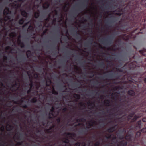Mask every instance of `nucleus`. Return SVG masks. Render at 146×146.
<instances>
[{
    "instance_id": "f257e3e1",
    "label": "nucleus",
    "mask_w": 146,
    "mask_h": 146,
    "mask_svg": "<svg viewBox=\"0 0 146 146\" xmlns=\"http://www.w3.org/2000/svg\"><path fill=\"white\" fill-rule=\"evenodd\" d=\"M132 99L129 98L125 99L123 102L125 103L123 106L125 105L128 106L124 110V112L127 114L128 117L127 119H130V117H133V119H138L142 115L143 112H146V110L143 109L146 106V100H144L142 102H140L139 100H137L133 102L130 106L132 103Z\"/></svg>"
},
{
    "instance_id": "f03ea898",
    "label": "nucleus",
    "mask_w": 146,
    "mask_h": 146,
    "mask_svg": "<svg viewBox=\"0 0 146 146\" xmlns=\"http://www.w3.org/2000/svg\"><path fill=\"white\" fill-rule=\"evenodd\" d=\"M139 0H133L130 1L128 5L133 3L131 6L132 9V17L130 19L129 22L131 23V27H133L135 23H138L141 19V17L139 15V13L140 11L141 7H140L139 3L146 7V0H141V1H139Z\"/></svg>"
},
{
    "instance_id": "7ed1b4c3",
    "label": "nucleus",
    "mask_w": 146,
    "mask_h": 146,
    "mask_svg": "<svg viewBox=\"0 0 146 146\" xmlns=\"http://www.w3.org/2000/svg\"><path fill=\"white\" fill-rule=\"evenodd\" d=\"M11 13V12L9 8L7 7H6L3 11V15L5 16L4 20L5 22L11 19V17L8 15L10 14Z\"/></svg>"
},
{
    "instance_id": "20e7f679",
    "label": "nucleus",
    "mask_w": 146,
    "mask_h": 146,
    "mask_svg": "<svg viewBox=\"0 0 146 146\" xmlns=\"http://www.w3.org/2000/svg\"><path fill=\"white\" fill-rule=\"evenodd\" d=\"M8 115L11 114L12 113H20L22 112L21 109L17 106H14L12 109H10L8 111Z\"/></svg>"
},
{
    "instance_id": "39448f33",
    "label": "nucleus",
    "mask_w": 146,
    "mask_h": 146,
    "mask_svg": "<svg viewBox=\"0 0 146 146\" xmlns=\"http://www.w3.org/2000/svg\"><path fill=\"white\" fill-rule=\"evenodd\" d=\"M99 41L101 42L103 44H111L112 43V38L111 36H109L107 38L101 39Z\"/></svg>"
},
{
    "instance_id": "423d86ee",
    "label": "nucleus",
    "mask_w": 146,
    "mask_h": 146,
    "mask_svg": "<svg viewBox=\"0 0 146 146\" xmlns=\"http://www.w3.org/2000/svg\"><path fill=\"white\" fill-rule=\"evenodd\" d=\"M55 108L54 106L51 107L48 113L49 118L48 119H54L55 115Z\"/></svg>"
},
{
    "instance_id": "0eeeda50",
    "label": "nucleus",
    "mask_w": 146,
    "mask_h": 146,
    "mask_svg": "<svg viewBox=\"0 0 146 146\" xmlns=\"http://www.w3.org/2000/svg\"><path fill=\"white\" fill-rule=\"evenodd\" d=\"M0 115L1 116H2L3 118H0V119H6L5 118V117H7L8 115V112L7 110H4L3 111L0 110ZM7 119H9V118H7ZM17 119H20L19 118H17ZM20 119H22L21 118ZM24 119H26L25 118Z\"/></svg>"
},
{
    "instance_id": "6e6552de",
    "label": "nucleus",
    "mask_w": 146,
    "mask_h": 146,
    "mask_svg": "<svg viewBox=\"0 0 146 146\" xmlns=\"http://www.w3.org/2000/svg\"><path fill=\"white\" fill-rule=\"evenodd\" d=\"M96 125V123L95 121L92 120L91 121L86 123V127L87 128H91L92 126H95Z\"/></svg>"
},
{
    "instance_id": "1a4fd4ad",
    "label": "nucleus",
    "mask_w": 146,
    "mask_h": 146,
    "mask_svg": "<svg viewBox=\"0 0 146 146\" xmlns=\"http://www.w3.org/2000/svg\"><path fill=\"white\" fill-rule=\"evenodd\" d=\"M28 32L31 35H32L34 34V27L32 25H30L27 30Z\"/></svg>"
},
{
    "instance_id": "9d476101",
    "label": "nucleus",
    "mask_w": 146,
    "mask_h": 146,
    "mask_svg": "<svg viewBox=\"0 0 146 146\" xmlns=\"http://www.w3.org/2000/svg\"><path fill=\"white\" fill-rule=\"evenodd\" d=\"M20 6L21 5L17 1H14L12 3V6L16 9L19 8Z\"/></svg>"
},
{
    "instance_id": "9b49d317",
    "label": "nucleus",
    "mask_w": 146,
    "mask_h": 146,
    "mask_svg": "<svg viewBox=\"0 0 146 146\" xmlns=\"http://www.w3.org/2000/svg\"><path fill=\"white\" fill-rule=\"evenodd\" d=\"M76 32L74 35V36L77 39H80L81 40H82V37L80 34L77 31L78 29H76Z\"/></svg>"
},
{
    "instance_id": "f8f14e48",
    "label": "nucleus",
    "mask_w": 146,
    "mask_h": 146,
    "mask_svg": "<svg viewBox=\"0 0 146 146\" xmlns=\"http://www.w3.org/2000/svg\"><path fill=\"white\" fill-rule=\"evenodd\" d=\"M46 86H50L52 83V81L50 78L48 77L45 80Z\"/></svg>"
},
{
    "instance_id": "ddd939ff",
    "label": "nucleus",
    "mask_w": 146,
    "mask_h": 146,
    "mask_svg": "<svg viewBox=\"0 0 146 146\" xmlns=\"http://www.w3.org/2000/svg\"><path fill=\"white\" fill-rule=\"evenodd\" d=\"M110 113L111 114V115H115L117 113L116 112L113 113V112L112 111V110H110L109 109L107 110L106 111H102L103 113L104 114L109 113Z\"/></svg>"
},
{
    "instance_id": "4468645a",
    "label": "nucleus",
    "mask_w": 146,
    "mask_h": 146,
    "mask_svg": "<svg viewBox=\"0 0 146 146\" xmlns=\"http://www.w3.org/2000/svg\"><path fill=\"white\" fill-rule=\"evenodd\" d=\"M20 11L21 15L23 17L26 18L27 17L28 14L25 10H21Z\"/></svg>"
},
{
    "instance_id": "2eb2a0df",
    "label": "nucleus",
    "mask_w": 146,
    "mask_h": 146,
    "mask_svg": "<svg viewBox=\"0 0 146 146\" xmlns=\"http://www.w3.org/2000/svg\"><path fill=\"white\" fill-rule=\"evenodd\" d=\"M55 105L57 106V109L61 108L62 107V104L61 102L55 103Z\"/></svg>"
},
{
    "instance_id": "dca6fc26",
    "label": "nucleus",
    "mask_w": 146,
    "mask_h": 146,
    "mask_svg": "<svg viewBox=\"0 0 146 146\" xmlns=\"http://www.w3.org/2000/svg\"><path fill=\"white\" fill-rule=\"evenodd\" d=\"M128 94L131 96H134L135 95V93L134 91L132 90H129L127 92Z\"/></svg>"
},
{
    "instance_id": "f3484780",
    "label": "nucleus",
    "mask_w": 146,
    "mask_h": 146,
    "mask_svg": "<svg viewBox=\"0 0 146 146\" xmlns=\"http://www.w3.org/2000/svg\"><path fill=\"white\" fill-rule=\"evenodd\" d=\"M40 12L39 10L37 12H35L34 13V17L35 18L37 19L40 16Z\"/></svg>"
},
{
    "instance_id": "a211bd4d",
    "label": "nucleus",
    "mask_w": 146,
    "mask_h": 146,
    "mask_svg": "<svg viewBox=\"0 0 146 146\" xmlns=\"http://www.w3.org/2000/svg\"><path fill=\"white\" fill-rule=\"evenodd\" d=\"M104 103L106 106H108L111 105V102L108 100H105V101H104Z\"/></svg>"
},
{
    "instance_id": "6ab92c4d",
    "label": "nucleus",
    "mask_w": 146,
    "mask_h": 146,
    "mask_svg": "<svg viewBox=\"0 0 146 146\" xmlns=\"http://www.w3.org/2000/svg\"><path fill=\"white\" fill-rule=\"evenodd\" d=\"M87 104H88L89 106H91V108L92 109H94V108L95 106L94 103H92L90 101L88 102L87 103Z\"/></svg>"
},
{
    "instance_id": "aec40b11",
    "label": "nucleus",
    "mask_w": 146,
    "mask_h": 146,
    "mask_svg": "<svg viewBox=\"0 0 146 146\" xmlns=\"http://www.w3.org/2000/svg\"><path fill=\"white\" fill-rule=\"evenodd\" d=\"M44 4L45 5H44L43 6V8L44 9H46L48 8L50 6V4L48 2H45L44 3Z\"/></svg>"
},
{
    "instance_id": "412c9836",
    "label": "nucleus",
    "mask_w": 146,
    "mask_h": 146,
    "mask_svg": "<svg viewBox=\"0 0 146 146\" xmlns=\"http://www.w3.org/2000/svg\"><path fill=\"white\" fill-rule=\"evenodd\" d=\"M98 65L100 67L104 68L105 66V64L103 62H102L98 63Z\"/></svg>"
},
{
    "instance_id": "4be33fe9",
    "label": "nucleus",
    "mask_w": 146,
    "mask_h": 146,
    "mask_svg": "<svg viewBox=\"0 0 146 146\" xmlns=\"http://www.w3.org/2000/svg\"><path fill=\"white\" fill-rule=\"evenodd\" d=\"M37 101V99L36 97H34L31 99L30 100V102L33 103H35Z\"/></svg>"
},
{
    "instance_id": "5701e85b",
    "label": "nucleus",
    "mask_w": 146,
    "mask_h": 146,
    "mask_svg": "<svg viewBox=\"0 0 146 146\" xmlns=\"http://www.w3.org/2000/svg\"><path fill=\"white\" fill-rule=\"evenodd\" d=\"M32 95L37 96L38 95V92L36 90H35L31 92Z\"/></svg>"
},
{
    "instance_id": "b1692460",
    "label": "nucleus",
    "mask_w": 146,
    "mask_h": 146,
    "mask_svg": "<svg viewBox=\"0 0 146 146\" xmlns=\"http://www.w3.org/2000/svg\"><path fill=\"white\" fill-rule=\"evenodd\" d=\"M51 92L52 94L55 95H58V92L56 91L55 90V89L54 87L52 89Z\"/></svg>"
},
{
    "instance_id": "393cba45",
    "label": "nucleus",
    "mask_w": 146,
    "mask_h": 146,
    "mask_svg": "<svg viewBox=\"0 0 146 146\" xmlns=\"http://www.w3.org/2000/svg\"><path fill=\"white\" fill-rule=\"evenodd\" d=\"M25 21V19L23 18H22L20 19L18 21L19 23L21 25H22Z\"/></svg>"
},
{
    "instance_id": "a878e982",
    "label": "nucleus",
    "mask_w": 146,
    "mask_h": 146,
    "mask_svg": "<svg viewBox=\"0 0 146 146\" xmlns=\"http://www.w3.org/2000/svg\"><path fill=\"white\" fill-rule=\"evenodd\" d=\"M26 55L27 58L30 57L31 56V52L29 50H28L26 52Z\"/></svg>"
},
{
    "instance_id": "bb28decb",
    "label": "nucleus",
    "mask_w": 146,
    "mask_h": 146,
    "mask_svg": "<svg viewBox=\"0 0 146 146\" xmlns=\"http://www.w3.org/2000/svg\"><path fill=\"white\" fill-rule=\"evenodd\" d=\"M16 33L15 32H12L9 34V36L10 37H16Z\"/></svg>"
},
{
    "instance_id": "cd10ccee",
    "label": "nucleus",
    "mask_w": 146,
    "mask_h": 146,
    "mask_svg": "<svg viewBox=\"0 0 146 146\" xmlns=\"http://www.w3.org/2000/svg\"><path fill=\"white\" fill-rule=\"evenodd\" d=\"M65 135L66 136L67 139L65 141H63L65 143H68L69 140L68 139V137L70 135V134L69 133H66L65 134Z\"/></svg>"
},
{
    "instance_id": "c85d7f7f",
    "label": "nucleus",
    "mask_w": 146,
    "mask_h": 146,
    "mask_svg": "<svg viewBox=\"0 0 146 146\" xmlns=\"http://www.w3.org/2000/svg\"><path fill=\"white\" fill-rule=\"evenodd\" d=\"M19 83H19H17L16 82H15V83L14 84H13L11 86V88H17V86H18V84Z\"/></svg>"
},
{
    "instance_id": "c756f323",
    "label": "nucleus",
    "mask_w": 146,
    "mask_h": 146,
    "mask_svg": "<svg viewBox=\"0 0 146 146\" xmlns=\"http://www.w3.org/2000/svg\"><path fill=\"white\" fill-rule=\"evenodd\" d=\"M25 97L22 98L20 100V102H19L18 104L20 105V106L22 104V103L24 102L23 100H25Z\"/></svg>"
},
{
    "instance_id": "7c9ffc66",
    "label": "nucleus",
    "mask_w": 146,
    "mask_h": 146,
    "mask_svg": "<svg viewBox=\"0 0 146 146\" xmlns=\"http://www.w3.org/2000/svg\"><path fill=\"white\" fill-rule=\"evenodd\" d=\"M18 45L21 48H24L25 47V45L24 43L22 42L19 43V44H18Z\"/></svg>"
},
{
    "instance_id": "2f4dec72",
    "label": "nucleus",
    "mask_w": 146,
    "mask_h": 146,
    "mask_svg": "<svg viewBox=\"0 0 146 146\" xmlns=\"http://www.w3.org/2000/svg\"><path fill=\"white\" fill-rule=\"evenodd\" d=\"M41 110L38 111L37 109H36L35 108H34L33 112H34V113H35V114H37V113H38L39 112H41Z\"/></svg>"
},
{
    "instance_id": "473e14b6",
    "label": "nucleus",
    "mask_w": 146,
    "mask_h": 146,
    "mask_svg": "<svg viewBox=\"0 0 146 146\" xmlns=\"http://www.w3.org/2000/svg\"><path fill=\"white\" fill-rule=\"evenodd\" d=\"M146 52V49L145 50H141L139 51V52L140 53L142 54L143 55H145V54H144L145 52Z\"/></svg>"
},
{
    "instance_id": "72a5a7b5",
    "label": "nucleus",
    "mask_w": 146,
    "mask_h": 146,
    "mask_svg": "<svg viewBox=\"0 0 146 146\" xmlns=\"http://www.w3.org/2000/svg\"><path fill=\"white\" fill-rule=\"evenodd\" d=\"M94 40L93 38H92L91 39H90L88 41V43L92 45Z\"/></svg>"
},
{
    "instance_id": "f704fd0d",
    "label": "nucleus",
    "mask_w": 146,
    "mask_h": 146,
    "mask_svg": "<svg viewBox=\"0 0 146 146\" xmlns=\"http://www.w3.org/2000/svg\"><path fill=\"white\" fill-rule=\"evenodd\" d=\"M74 98H75L76 97L78 99H79L80 98V95L78 94H74Z\"/></svg>"
},
{
    "instance_id": "c9c22d12",
    "label": "nucleus",
    "mask_w": 146,
    "mask_h": 146,
    "mask_svg": "<svg viewBox=\"0 0 146 146\" xmlns=\"http://www.w3.org/2000/svg\"><path fill=\"white\" fill-rule=\"evenodd\" d=\"M33 77L34 78L37 79L38 77V74L37 73H35L33 74Z\"/></svg>"
},
{
    "instance_id": "e433bc0d",
    "label": "nucleus",
    "mask_w": 146,
    "mask_h": 146,
    "mask_svg": "<svg viewBox=\"0 0 146 146\" xmlns=\"http://www.w3.org/2000/svg\"><path fill=\"white\" fill-rule=\"evenodd\" d=\"M67 108L66 107H64L62 109V111L63 113L66 112L67 111Z\"/></svg>"
},
{
    "instance_id": "4c0bfd02",
    "label": "nucleus",
    "mask_w": 146,
    "mask_h": 146,
    "mask_svg": "<svg viewBox=\"0 0 146 146\" xmlns=\"http://www.w3.org/2000/svg\"><path fill=\"white\" fill-rule=\"evenodd\" d=\"M7 57L6 56H4L3 57V61L4 62H7L6 61L7 60Z\"/></svg>"
},
{
    "instance_id": "58836bf2",
    "label": "nucleus",
    "mask_w": 146,
    "mask_h": 146,
    "mask_svg": "<svg viewBox=\"0 0 146 146\" xmlns=\"http://www.w3.org/2000/svg\"><path fill=\"white\" fill-rule=\"evenodd\" d=\"M20 106L24 108H28V106L26 104L23 105L22 104L21 105H20Z\"/></svg>"
},
{
    "instance_id": "ea45409f",
    "label": "nucleus",
    "mask_w": 146,
    "mask_h": 146,
    "mask_svg": "<svg viewBox=\"0 0 146 146\" xmlns=\"http://www.w3.org/2000/svg\"><path fill=\"white\" fill-rule=\"evenodd\" d=\"M50 14H49V17L46 18V19H45V23L46 24H47L48 22L49 21V19H50Z\"/></svg>"
},
{
    "instance_id": "a19ab883",
    "label": "nucleus",
    "mask_w": 146,
    "mask_h": 146,
    "mask_svg": "<svg viewBox=\"0 0 146 146\" xmlns=\"http://www.w3.org/2000/svg\"><path fill=\"white\" fill-rule=\"evenodd\" d=\"M21 37V36L20 35L18 37V38L17 39V42L18 44H19L20 42H21V40L20 39V38Z\"/></svg>"
},
{
    "instance_id": "79ce46f5",
    "label": "nucleus",
    "mask_w": 146,
    "mask_h": 146,
    "mask_svg": "<svg viewBox=\"0 0 146 146\" xmlns=\"http://www.w3.org/2000/svg\"><path fill=\"white\" fill-rule=\"evenodd\" d=\"M72 112L74 115H77L78 114V113L77 111L74 110H73Z\"/></svg>"
},
{
    "instance_id": "37998d69",
    "label": "nucleus",
    "mask_w": 146,
    "mask_h": 146,
    "mask_svg": "<svg viewBox=\"0 0 146 146\" xmlns=\"http://www.w3.org/2000/svg\"><path fill=\"white\" fill-rule=\"evenodd\" d=\"M116 69L117 70V71H118V72H123V70L122 68H117Z\"/></svg>"
},
{
    "instance_id": "c03bdc74",
    "label": "nucleus",
    "mask_w": 146,
    "mask_h": 146,
    "mask_svg": "<svg viewBox=\"0 0 146 146\" xmlns=\"http://www.w3.org/2000/svg\"><path fill=\"white\" fill-rule=\"evenodd\" d=\"M35 86H36V88L37 89H38L39 87L40 86V84H39L36 83L35 84Z\"/></svg>"
},
{
    "instance_id": "a18cd8bd",
    "label": "nucleus",
    "mask_w": 146,
    "mask_h": 146,
    "mask_svg": "<svg viewBox=\"0 0 146 146\" xmlns=\"http://www.w3.org/2000/svg\"><path fill=\"white\" fill-rule=\"evenodd\" d=\"M22 60L24 62L27 61V59L25 56L23 57Z\"/></svg>"
},
{
    "instance_id": "49530a36",
    "label": "nucleus",
    "mask_w": 146,
    "mask_h": 146,
    "mask_svg": "<svg viewBox=\"0 0 146 146\" xmlns=\"http://www.w3.org/2000/svg\"><path fill=\"white\" fill-rule=\"evenodd\" d=\"M89 0H85L84 3H82L83 5H84L85 3H86L87 5L88 3Z\"/></svg>"
},
{
    "instance_id": "de8ad7c7",
    "label": "nucleus",
    "mask_w": 146,
    "mask_h": 146,
    "mask_svg": "<svg viewBox=\"0 0 146 146\" xmlns=\"http://www.w3.org/2000/svg\"><path fill=\"white\" fill-rule=\"evenodd\" d=\"M30 23V21L24 24L23 25V27H24L26 26L28 24H29Z\"/></svg>"
},
{
    "instance_id": "09e8293b",
    "label": "nucleus",
    "mask_w": 146,
    "mask_h": 146,
    "mask_svg": "<svg viewBox=\"0 0 146 146\" xmlns=\"http://www.w3.org/2000/svg\"><path fill=\"white\" fill-rule=\"evenodd\" d=\"M12 106V105L10 102L7 103V106L11 107Z\"/></svg>"
},
{
    "instance_id": "8fccbe9b",
    "label": "nucleus",
    "mask_w": 146,
    "mask_h": 146,
    "mask_svg": "<svg viewBox=\"0 0 146 146\" xmlns=\"http://www.w3.org/2000/svg\"><path fill=\"white\" fill-rule=\"evenodd\" d=\"M79 104L80 105V106L81 107H86L85 105H84L82 102H80L79 103Z\"/></svg>"
},
{
    "instance_id": "3c124183",
    "label": "nucleus",
    "mask_w": 146,
    "mask_h": 146,
    "mask_svg": "<svg viewBox=\"0 0 146 146\" xmlns=\"http://www.w3.org/2000/svg\"><path fill=\"white\" fill-rule=\"evenodd\" d=\"M30 88H32L33 86V83H30L29 84Z\"/></svg>"
},
{
    "instance_id": "603ef678",
    "label": "nucleus",
    "mask_w": 146,
    "mask_h": 146,
    "mask_svg": "<svg viewBox=\"0 0 146 146\" xmlns=\"http://www.w3.org/2000/svg\"><path fill=\"white\" fill-rule=\"evenodd\" d=\"M32 88H30L27 91V93L28 94H30L31 93V91Z\"/></svg>"
},
{
    "instance_id": "864d4df0",
    "label": "nucleus",
    "mask_w": 146,
    "mask_h": 146,
    "mask_svg": "<svg viewBox=\"0 0 146 146\" xmlns=\"http://www.w3.org/2000/svg\"><path fill=\"white\" fill-rule=\"evenodd\" d=\"M9 126L8 125H7V129L8 131H9L11 129V127L10 126L9 128H8V127Z\"/></svg>"
},
{
    "instance_id": "5fc2aeb1",
    "label": "nucleus",
    "mask_w": 146,
    "mask_h": 146,
    "mask_svg": "<svg viewBox=\"0 0 146 146\" xmlns=\"http://www.w3.org/2000/svg\"><path fill=\"white\" fill-rule=\"evenodd\" d=\"M54 49L56 50V51L57 49H58V50H59V46H56V47H54Z\"/></svg>"
},
{
    "instance_id": "6e6d98bb",
    "label": "nucleus",
    "mask_w": 146,
    "mask_h": 146,
    "mask_svg": "<svg viewBox=\"0 0 146 146\" xmlns=\"http://www.w3.org/2000/svg\"><path fill=\"white\" fill-rule=\"evenodd\" d=\"M3 21H4V18L3 19L1 18H0V23H2Z\"/></svg>"
},
{
    "instance_id": "4d7b16f0",
    "label": "nucleus",
    "mask_w": 146,
    "mask_h": 146,
    "mask_svg": "<svg viewBox=\"0 0 146 146\" xmlns=\"http://www.w3.org/2000/svg\"><path fill=\"white\" fill-rule=\"evenodd\" d=\"M80 144L79 142H78L76 143L75 145V146H80Z\"/></svg>"
},
{
    "instance_id": "13d9d810",
    "label": "nucleus",
    "mask_w": 146,
    "mask_h": 146,
    "mask_svg": "<svg viewBox=\"0 0 146 146\" xmlns=\"http://www.w3.org/2000/svg\"><path fill=\"white\" fill-rule=\"evenodd\" d=\"M118 87H115L113 88V90L114 91L116 90L118 88Z\"/></svg>"
},
{
    "instance_id": "bf43d9fd",
    "label": "nucleus",
    "mask_w": 146,
    "mask_h": 146,
    "mask_svg": "<svg viewBox=\"0 0 146 146\" xmlns=\"http://www.w3.org/2000/svg\"><path fill=\"white\" fill-rule=\"evenodd\" d=\"M10 48V47L9 46H7L5 48V49L6 50H8Z\"/></svg>"
},
{
    "instance_id": "052dcab7",
    "label": "nucleus",
    "mask_w": 146,
    "mask_h": 146,
    "mask_svg": "<svg viewBox=\"0 0 146 146\" xmlns=\"http://www.w3.org/2000/svg\"><path fill=\"white\" fill-rule=\"evenodd\" d=\"M99 143L98 142H97L95 144V146H98Z\"/></svg>"
},
{
    "instance_id": "680f3d73",
    "label": "nucleus",
    "mask_w": 146,
    "mask_h": 146,
    "mask_svg": "<svg viewBox=\"0 0 146 146\" xmlns=\"http://www.w3.org/2000/svg\"><path fill=\"white\" fill-rule=\"evenodd\" d=\"M69 4L68 3L66 4L65 6L64 7V9L67 6H69Z\"/></svg>"
},
{
    "instance_id": "e2e57ef3",
    "label": "nucleus",
    "mask_w": 146,
    "mask_h": 146,
    "mask_svg": "<svg viewBox=\"0 0 146 146\" xmlns=\"http://www.w3.org/2000/svg\"><path fill=\"white\" fill-rule=\"evenodd\" d=\"M30 78V83H33V82L32 81V79L30 77H29Z\"/></svg>"
},
{
    "instance_id": "0e129e2a",
    "label": "nucleus",
    "mask_w": 146,
    "mask_h": 146,
    "mask_svg": "<svg viewBox=\"0 0 146 146\" xmlns=\"http://www.w3.org/2000/svg\"><path fill=\"white\" fill-rule=\"evenodd\" d=\"M106 76L107 77H111L112 76V74H108L107 75H106Z\"/></svg>"
},
{
    "instance_id": "69168bd1",
    "label": "nucleus",
    "mask_w": 146,
    "mask_h": 146,
    "mask_svg": "<svg viewBox=\"0 0 146 146\" xmlns=\"http://www.w3.org/2000/svg\"><path fill=\"white\" fill-rule=\"evenodd\" d=\"M54 12L55 14L56 15L57 14V11L56 10H54Z\"/></svg>"
},
{
    "instance_id": "338daca9",
    "label": "nucleus",
    "mask_w": 146,
    "mask_h": 146,
    "mask_svg": "<svg viewBox=\"0 0 146 146\" xmlns=\"http://www.w3.org/2000/svg\"><path fill=\"white\" fill-rule=\"evenodd\" d=\"M129 27V25H126V28L125 29H126V30H127V29Z\"/></svg>"
},
{
    "instance_id": "774afa93",
    "label": "nucleus",
    "mask_w": 146,
    "mask_h": 146,
    "mask_svg": "<svg viewBox=\"0 0 146 146\" xmlns=\"http://www.w3.org/2000/svg\"><path fill=\"white\" fill-rule=\"evenodd\" d=\"M27 73L28 74V76H31V74H29V72H27Z\"/></svg>"
}]
</instances>
